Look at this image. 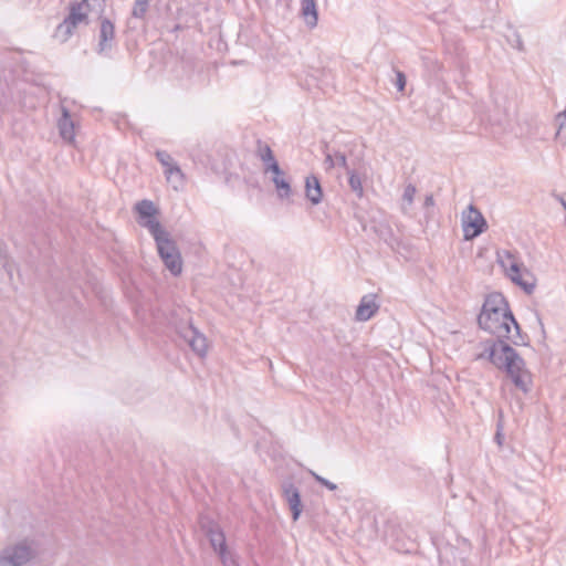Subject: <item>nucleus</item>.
<instances>
[{"instance_id": "8", "label": "nucleus", "mask_w": 566, "mask_h": 566, "mask_svg": "<svg viewBox=\"0 0 566 566\" xmlns=\"http://www.w3.org/2000/svg\"><path fill=\"white\" fill-rule=\"evenodd\" d=\"M305 195L313 205L321 202L323 190L318 179L315 176H310L305 180Z\"/></svg>"}, {"instance_id": "2", "label": "nucleus", "mask_w": 566, "mask_h": 566, "mask_svg": "<svg viewBox=\"0 0 566 566\" xmlns=\"http://www.w3.org/2000/svg\"><path fill=\"white\" fill-rule=\"evenodd\" d=\"M491 359L496 366L505 367L516 387L523 391L528 390L532 385V375L513 348L506 344H501L500 347L492 349Z\"/></svg>"}, {"instance_id": "20", "label": "nucleus", "mask_w": 566, "mask_h": 566, "mask_svg": "<svg viewBox=\"0 0 566 566\" xmlns=\"http://www.w3.org/2000/svg\"><path fill=\"white\" fill-rule=\"evenodd\" d=\"M349 186L355 192L358 193V196H363V184L359 176L356 174H350Z\"/></svg>"}, {"instance_id": "6", "label": "nucleus", "mask_w": 566, "mask_h": 566, "mask_svg": "<svg viewBox=\"0 0 566 566\" xmlns=\"http://www.w3.org/2000/svg\"><path fill=\"white\" fill-rule=\"evenodd\" d=\"M146 224L157 242L158 252L161 258L178 252L175 242L168 238V234L161 229L158 221L150 220Z\"/></svg>"}, {"instance_id": "23", "label": "nucleus", "mask_w": 566, "mask_h": 566, "mask_svg": "<svg viewBox=\"0 0 566 566\" xmlns=\"http://www.w3.org/2000/svg\"><path fill=\"white\" fill-rule=\"evenodd\" d=\"M397 86L399 91H403L406 86V77L401 72L397 73Z\"/></svg>"}, {"instance_id": "12", "label": "nucleus", "mask_w": 566, "mask_h": 566, "mask_svg": "<svg viewBox=\"0 0 566 566\" xmlns=\"http://www.w3.org/2000/svg\"><path fill=\"white\" fill-rule=\"evenodd\" d=\"M260 158L268 165L266 171L279 172V165L274 159L273 153L268 145L260 148Z\"/></svg>"}, {"instance_id": "18", "label": "nucleus", "mask_w": 566, "mask_h": 566, "mask_svg": "<svg viewBox=\"0 0 566 566\" xmlns=\"http://www.w3.org/2000/svg\"><path fill=\"white\" fill-rule=\"evenodd\" d=\"M189 344L192 347V349L199 355H203L207 352V348H208L207 339L205 338V336H202L200 334H196L190 339Z\"/></svg>"}, {"instance_id": "4", "label": "nucleus", "mask_w": 566, "mask_h": 566, "mask_svg": "<svg viewBox=\"0 0 566 566\" xmlns=\"http://www.w3.org/2000/svg\"><path fill=\"white\" fill-rule=\"evenodd\" d=\"M462 231L465 240H472L485 231L488 224L482 213L469 206L462 213Z\"/></svg>"}, {"instance_id": "11", "label": "nucleus", "mask_w": 566, "mask_h": 566, "mask_svg": "<svg viewBox=\"0 0 566 566\" xmlns=\"http://www.w3.org/2000/svg\"><path fill=\"white\" fill-rule=\"evenodd\" d=\"M286 499L293 512V520H297L302 511V504L298 492L295 489L287 490Z\"/></svg>"}, {"instance_id": "22", "label": "nucleus", "mask_w": 566, "mask_h": 566, "mask_svg": "<svg viewBox=\"0 0 566 566\" xmlns=\"http://www.w3.org/2000/svg\"><path fill=\"white\" fill-rule=\"evenodd\" d=\"M157 158L158 160L163 164V166H165L166 168H168L169 166H171L174 163H172V158L170 157L169 154H167L166 151H157Z\"/></svg>"}, {"instance_id": "13", "label": "nucleus", "mask_w": 566, "mask_h": 566, "mask_svg": "<svg viewBox=\"0 0 566 566\" xmlns=\"http://www.w3.org/2000/svg\"><path fill=\"white\" fill-rule=\"evenodd\" d=\"M165 262L167 269L174 274L178 275L182 270V262L179 252L168 254L167 256L161 258Z\"/></svg>"}, {"instance_id": "7", "label": "nucleus", "mask_w": 566, "mask_h": 566, "mask_svg": "<svg viewBox=\"0 0 566 566\" xmlns=\"http://www.w3.org/2000/svg\"><path fill=\"white\" fill-rule=\"evenodd\" d=\"M135 210L139 216L140 224H143L144 227H147L146 223L150 220L157 221L156 216L158 213V210L151 201L143 200L138 202L135 207Z\"/></svg>"}, {"instance_id": "9", "label": "nucleus", "mask_w": 566, "mask_h": 566, "mask_svg": "<svg viewBox=\"0 0 566 566\" xmlns=\"http://www.w3.org/2000/svg\"><path fill=\"white\" fill-rule=\"evenodd\" d=\"M378 310V305L370 297H364L356 311V317L358 321L369 319Z\"/></svg>"}, {"instance_id": "1", "label": "nucleus", "mask_w": 566, "mask_h": 566, "mask_svg": "<svg viewBox=\"0 0 566 566\" xmlns=\"http://www.w3.org/2000/svg\"><path fill=\"white\" fill-rule=\"evenodd\" d=\"M479 325L497 338L512 340L518 334L516 323L507 301L500 293L490 294L479 315Z\"/></svg>"}, {"instance_id": "21", "label": "nucleus", "mask_w": 566, "mask_h": 566, "mask_svg": "<svg viewBox=\"0 0 566 566\" xmlns=\"http://www.w3.org/2000/svg\"><path fill=\"white\" fill-rule=\"evenodd\" d=\"M148 9L147 0H137L133 10L135 17L142 18Z\"/></svg>"}, {"instance_id": "25", "label": "nucleus", "mask_w": 566, "mask_h": 566, "mask_svg": "<svg viewBox=\"0 0 566 566\" xmlns=\"http://www.w3.org/2000/svg\"><path fill=\"white\" fill-rule=\"evenodd\" d=\"M563 206H564V207H565V209H566V202H565V201H563Z\"/></svg>"}, {"instance_id": "15", "label": "nucleus", "mask_w": 566, "mask_h": 566, "mask_svg": "<svg viewBox=\"0 0 566 566\" xmlns=\"http://www.w3.org/2000/svg\"><path fill=\"white\" fill-rule=\"evenodd\" d=\"M30 558V551L27 546L21 545L14 548L12 555L8 557L10 563L13 564V566H19L23 562L28 560Z\"/></svg>"}, {"instance_id": "19", "label": "nucleus", "mask_w": 566, "mask_h": 566, "mask_svg": "<svg viewBox=\"0 0 566 566\" xmlns=\"http://www.w3.org/2000/svg\"><path fill=\"white\" fill-rule=\"evenodd\" d=\"M166 178L169 182L179 184L182 181L184 175L180 168L176 165H171L165 170Z\"/></svg>"}, {"instance_id": "14", "label": "nucleus", "mask_w": 566, "mask_h": 566, "mask_svg": "<svg viewBox=\"0 0 566 566\" xmlns=\"http://www.w3.org/2000/svg\"><path fill=\"white\" fill-rule=\"evenodd\" d=\"M272 174L274 175L273 182L279 192V196L280 197H289L291 193V187H290L289 182L282 176L281 169L279 168V172H272Z\"/></svg>"}, {"instance_id": "3", "label": "nucleus", "mask_w": 566, "mask_h": 566, "mask_svg": "<svg viewBox=\"0 0 566 566\" xmlns=\"http://www.w3.org/2000/svg\"><path fill=\"white\" fill-rule=\"evenodd\" d=\"M497 262L503 269L505 275L513 283L521 286L526 292H531L534 289V275L524 266L514 253L507 250L499 252Z\"/></svg>"}, {"instance_id": "10", "label": "nucleus", "mask_w": 566, "mask_h": 566, "mask_svg": "<svg viewBox=\"0 0 566 566\" xmlns=\"http://www.w3.org/2000/svg\"><path fill=\"white\" fill-rule=\"evenodd\" d=\"M302 14L310 25L314 27L316 24L317 11L315 0L302 1Z\"/></svg>"}, {"instance_id": "16", "label": "nucleus", "mask_w": 566, "mask_h": 566, "mask_svg": "<svg viewBox=\"0 0 566 566\" xmlns=\"http://www.w3.org/2000/svg\"><path fill=\"white\" fill-rule=\"evenodd\" d=\"M115 34L114 24L109 20H103L101 22V46L104 48V44L113 40Z\"/></svg>"}, {"instance_id": "24", "label": "nucleus", "mask_w": 566, "mask_h": 566, "mask_svg": "<svg viewBox=\"0 0 566 566\" xmlns=\"http://www.w3.org/2000/svg\"><path fill=\"white\" fill-rule=\"evenodd\" d=\"M212 544L216 546L217 544L220 546V549L222 551L224 547V538L222 534H217L214 537L211 538Z\"/></svg>"}, {"instance_id": "5", "label": "nucleus", "mask_w": 566, "mask_h": 566, "mask_svg": "<svg viewBox=\"0 0 566 566\" xmlns=\"http://www.w3.org/2000/svg\"><path fill=\"white\" fill-rule=\"evenodd\" d=\"M87 21L86 0L83 3L73 4L67 18L59 25L57 31H63L64 36L69 38L78 24Z\"/></svg>"}, {"instance_id": "17", "label": "nucleus", "mask_w": 566, "mask_h": 566, "mask_svg": "<svg viewBox=\"0 0 566 566\" xmlns=\"http://www.w3.org/2000/svg\"><path fill=\"white\" fill-rule=\"evenodd\" d=\"M59 126H60L61 135L63 136V138H65L70 142L73 140V138H74L73 124L66 113H64V116L60 120Z\"/></svg>"}]
</instances>
